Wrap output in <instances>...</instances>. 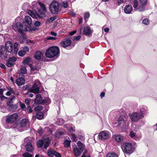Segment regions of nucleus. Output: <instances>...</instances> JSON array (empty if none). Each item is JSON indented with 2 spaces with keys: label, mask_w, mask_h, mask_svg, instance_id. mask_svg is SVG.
<instances>
[{
  "label": "nucleus",
  "mask_w": 157,
  "mask_h": 157,
  "mask_svg": "<svg viewBox=\"0 0 157 157\" xmlns=\"http://www.w3.org/2000/svg\"><path fill=\"white\" fill-rule=\"evenodd\" d=\"M59 52V48L56 46L51 47L47 49L45 52V55L48 58H52L57 56Z\"/></svg>",
  "instance_id": "nucleus-1"
},
{
  "label": "nucleus",
  "mask_w": 157,
  "mask_h": 157,
  "mask_svg": "<svg viewBox=\"0 0 157 157\" xmlns=\"http://www.w3.org/2000/svg\"><path fill=\"white\" fill-rule=\"evenodd\" d=\"M18 43L15 42L14 44L13 48V44L10 41H7L5 43L6 50L7 52L10 53H16L18 51Z\"/></svg>",
  "instance_id": "nucleus-2"
},
{
  "label": "nucleus",
  "mask_w": 157,
  "mask_h": 157,
  "mask_svg": "<svg viewBox=\"0 0 157 157\" xmlns=\"http://www.w3.org/2000/svg\"><path fill=\"white\" fill-rule=\"evenodd\" d=\"M49 9L52 13H58L61 11V5L58 2L53 1L50 5Z\"/></svg>",
  "instance_id": "nucleus-3"
},
{
  "label": "nucleus",
  "mask_w": 157,
  "mask_h": 157,
  "mask_svg": "<svg viewBox=\"0 0 157 157\" xmlns=\"http://www.w3.org/2000/svg\"><path fill=\"white\" fill-rule=\"evenodd\" d=\"M77 144L79 148L76 147L73 148L74 152L76 156H79L80 155L81 153L83 151L85 147L84 144L80 141L78 142Z\"/></svg>",
  "instance_id": "nucleus-4"
},
{
  "label": "nucleus",
  "mask_w": 157,
  "mask_h": 157,
  "mask_svg": "<svg viewBox=\"0 0 157 157\" xmlns=\"http://www.w3.org/2000/svg\"><path fill=\"white\" fill-rule=\"evenodd\" d=\"M143 117L144 114L141 111L134 112L130 116L131 120L134 122H137Z\"/></svg>",
  "instance_id": "nucleus-5"
},
{
  "label": "nucleus",
  "mask_w": 157,
  "mask_h": 157,
  "mask_svg": "<svg viewBox=\"0 0 157 157\" xmlns=\"http://www.w3.org/2000/svg\"><path fill=\"white\" fill-rule=\"evenodd\" d=\"M13 28L16 31H18L20 33H22L23 31H26L27 28L26 27L23 26L21 22L17 23L12 25Z\"/></svg>",
  "instance_id": "nucleus-6"
},
{
  "label": "nucleus",
  "mask_w": 157,
  "mask_h": 157,
  "mask_svg": "<svg viewBox=\"0 0 157 157\" xmlns=\"http://www.w3.org/2000/svg\"><path fill=\"white\" fill-rule=\"evenodd\" d=\"M124 153L126 154H130L133 151L132 144L128 143H125L122 148Z\"/></svg>",
  "instance_id": "nucleus-7"
},
{
  "label": "nucleus",
  "mask_w": 157,
  "mask_h": 157,
  "mask_svg": "<svg viewBox=\"0 0 157 157\" xmlns=\"http://www.w3.org/2000/svg\"><path fill=\"white\" fill-rule=\"evenodd\" d=\"M35 103L38 104H42L44 103H50V99L48 98L46 99H42L41 96L40 94H38L36 96V98L34 100Z\"/></svg>",
  "instance_id": "nucleus-8"
},
{
  "label": "nucleus",
  "mask_w": 157,
  "mask_h": 157,
  "mask_svg": "<svg viewBox=\"0 0 157 157\" xmlns=\"http://www.w3.org/2000/svg\"><path fill=\"white\" fill-rule=\"evenodd\" d=\"M50 142V140L48 137L44 139V141L42 140H40L38 141L37 143V147L39 148H40L44 144V147L45 149H46L49 146Z\"/></svg>",
  "instance_id": "nucleus-9"
},
{
  "label": "nucleus",
  "mask_w": 157,
  "mask_h": 157,
  "mask_svg": "<svg viewBox=\"0 0 157 157\" xmlns=\"http://www.w3.org/2000/svg\"><path fill=\"white\" fill-rule=\"evenodd\" d=\"M40 84V81L38 80H36L33 83V86L30 88L29 91L35 94L38 93L40 88L38 86V85Z\"/></svg>",
  "instance_id": "nucleus-10"
},
{
  "label": "nucleus",
  "mask_w": 157,
  "mask_h": 157,
  "mask_svg": "<svg viewBox=\"0 0 157 157\" xmlns=\"http://www.w3.org/2000/svg\"><path fill=\"white\" fill-rule=\"evenodd\" d=\"M18 116L17 113H14L6 117V121L8 123H13L18 118Z\"/></svg>",
  "instance_id": "nucleus-11"
},
{
  "label": "nucleus",
  "mask_w": 157,
  "mask_h": 157,
  "mask_svg": "<svg viewBox=\"0 0 157 157\" xmlns=\"http://www.w3.org/2000/svg\"><path fill=\"white\" fill-rule=\"evenodd\" d=\"M110 136L109 132L107 131H102L99 134V138L102 140L108 139Z\"/></svg>",
  "instance_id": "nucleus-12"
},
{
  "label": "nucleus",
  "mask_w": 157,
  "mask_h": 157,
  "mask_svg": "<svg viewBox=\"0 0 157 157\" xmlns=\"http://www.w3.org/2000/svg\"><path fill=\"white\" fill-rule=\"evenodd\" d=\"M71 43V40L69 38H66L62 41L60 43V46L64 48L69 46Z\"/></svg>",
  "instance_id": "nucleus-13"
},
{
  "label": "nucleus",
  "mask_w": 157,
  "mask_h": 157,
  "mask_svg": "<svg viewBox=\"0 0 157 157\" xmlns=\"http://www.w3.org/2000/svg\"><path fill=\"white\" fill-rule=\"evenodd\" d=\"M17 60V58L15 57L9 58L6 62V66L10 67L15 64V62Z\"/></svg>",
  "instance_id": "nucleus-14"
},
{
  "label": "nucleus",
  "mask_w": 157,
  "mask_h": 157,
  "mask_svg": "<svg viewBox=\"0 0 157 157\" xmlns=\"http://www.w3.org/2000/svg\"><path fill=\"white\" fill-rule=\"evenodd\" d=\"M127 117L124 116H121L119 118L118 122V124L120 125L122 124L124 125L125 124V122L127 121Z\"/></svg>",
  "instance_id": "nucleus-15"
},
{
  "label": "nucleus",
  "mask_w": 157,
  "mask_h": 157,
  "mask_svg": "<svg viewBox=\"0 0 157 157\" xmlns=\"http://www.w3.org/2000/svg\"><path fill=\"white\" fill-rule=\"evenodd\" d=\"M25 22H24V24L25 25V27L27 28V27L30 26V25L32 23V20L31 18L28 16H26L25 17Z\"/></svg>",
  "instance_id": "nucleus-16"
},
{
  "label": "nucleus",
  "mask_w": 157,
  "mask_h": 157,
  "mask_svg": "<svg viewBox=\"0 0 157 157\" xmlns=\"http://www.w3.org/2000/svg\"><path fill=\"white\" fill-rule=\"evenodd\" d=\"M47 11H44L39 9L38 10L37 13V17L40 18H44L46 16Z\"/></svg>",
  "instance_id": "nucleus-17"
},
{
  "label": "nucleus",
  "mask_w": 157,
  "mask_h": 157,
  "mask_svg": "<svg viewBox=\"0 0 157 157\" xmlns=\"http://www.w3.org/2000/svg\"><path fill=\"white\" fill-rule=\"evenodd\" d=\"M64 127L70 132H75V128L74 125L71 124H67L64 125Z\"/></svg>",
  "instance_id": "nucleus-18"
},
{
  "label": "nucleus",
  "mask_w": 157,
  "mask_h": 157,
  "mask_svg": "<svg viewBox=\"0 0 157 157\" xmlns=\"http://www.w3.org/2000/svg\"><path fill=\"white\" fill-rule=\"evenodd\" d=\"M28 123L29 121L27 119H23L20 121L18 126L20 128H23L26 126Z\"/></svg>",
  "instance_id": "nucleus-19"
},
{
  "label": "nucleus",
  "mask_w": 157,
  "mask_h": 157,
  "mask_svg": "<svg viewBox=\"0 0 157 157\" xmlns=\"http://www.w3.org/2000/svg\"><path fill=\"white\" fill-rule=\"evenodd\" d=\"M83 32V34L86 36H89L92 33L90 28L87 26L84 27Z\"/></svg>",
  "instance_id": "nucleus-20"
},
{
  "label": "nucleus",
  "mask_w": 157,
  "mask_h": 157,
  "mask_svg": "<svg viewBox=\"0 0 157 157\" xmlns=\"http://www.w3.org/2000/svg\"><path fill=\"white\" fill-rule=\"evenodd\" d=\"M25 82V79L23 78L20 77L17 79L15 82L18 86H21L24 84Z\"/></svg>",
  "instance_id": "nucleus-21"
},
{
  "label": "nucleus",
  "mask_w": 157,
  "mask_h": 157,
  "mask_svg": "<svg viewBox=\"0 0 157 157\" xmlns=\"http://www.w3.org/2000/svg\"><path fill=\"white\" fill-rule=\"evenodd\" d=\"M124 11L127 14H129L132 10V8L131 5H126L124 8Z\"/></svg>",
  "instance_id": "nucleus-22"
},
{
  "label": "nucleus",
  "mask_w": 157,
  "mask_h": 157,
  "mask_svg": "<svg viewBox=\"0 0 157 157\" xmlns=\"http://www.w3.org/2000/svg\"><path fill=\"white\" fill-rule=\"evenodd\" d=\"M28 13L33 18L36 19L37 18V13L35 11L29 10L28 11Z\"/></svg>",
  "instance_id": "nucleus-23"
},
{
  "label": "nucleus",
  "mask_w": 157,
  "mask_h": 157,
  "mask_svg": "<svg viewBox=\"0 0 157 157\" xmlns=\"http://www.w3.org/2000/svg\"><path fill=\"white\" fill-rule=\"evenodd\" d=\"M43 54L40 51H37L35 54L34 57L38 60L40 59L43 56Z\"/></svg>",
  "instance_id": "nucleus-24"
},
{
  "label": "nucleus",
  "mask_w": 157,
  "mask_h": 157,
  "mask_svg": "<svg viewBox=\"0 0 157 157\" xmlns=\"http://www.w3.org/2000/svg\"><path fill=\"white\" fill-rule=\"evenodd\" d=\"M130 136L136 140H139L140 138V136L136 135V133L133 131H131L130 133Z\"/></svg>",
  "instance_id": "nucleus-25"
},
{
  "label": "nucleus",
  "mask_w": 157,
  "mask_h": 157,
  "mask_svg": "<svg viewBox=\"0 0 157 157\" xmlns=\"http://www.w3.org/2000/svg\"><path fill=\"white\" fill-rule=\"evenodd\" d=\"M25 148L27 151L30 152L32 151L33 149V146L32 143L30 142L27 143L25 146Z\"/></svg>",
  "instance_id": "nucleus-26"
},
{
  "label": "nucleus",
  "mask_w": 157,
  "mask_h": 157,
  "mask_svg": "<svg viewBox=\"0 0 157 157\" xmlns=\"http://www.w3.org/2000/svg\"><path fill=\"white\" fill-rule=\"evenodd\" d=\"M38 4L39 5L40 8L42 10H43L44 11H47V8L44 4L40 2H38Z\"/></svg>",
  "instance_id": "nucleus-27"
},
{
  "label": "nucleus",
  "mask_w": 157,
  "mask_h": 157,
  "mask_svg": "<svg viewBox=\"0 0 157 157\" xmlns=\"http://www.w3.org/2000/svg\"><path fill=\"white\" fill-rule=\"evenodd\" d=\"M131 3L133 4V6L135 9H136L137 7L138 2L137 0H130Z\"/></svg>",
  "instance_id": "nucleus-28"
},
{
  "label": "nucleus",
  "mask_w": 157,
  "mask_h": 157,
  "mask_svg": "<svg viewBox=\"0 0 157 157\" xmlns=\"http://www.w3.org/2000/svg\"><path fill=\"white\" fill-rule=\"evenodd\" d=\"M56 151L53 149H49L48 150L47 154L49 157H52L54 155Z\"/></svg>",
  "instance_id": "nucleus-29"
},
{
  "label": "nucleus",
  "mask_w": 157,
  "mask_h": 157,
  "mask_svg": "<svg viewBox=\"0 0 157 157\" xmlns=\"http://www.w3.org/2000/svg\"><path fill=\"white\" fill-rule=\"evenodd\" d=\"M44 117V114L42 112H37L36 113V117L39 119H42Z\"/></svg>",
  "instance_id": "nucleus-30"
},
{
  "label": "nucleus",
  "mask_w": 157,
  "mask_h": 157,
  "mask_svg": "<svg viewBox=\"0 0 157 157\" xmlns=\"http://www.w3.org/2000/svg\"><path fill=\"white\" fill-rule=\"evenodd\" d=\"M115 140L118 142H121L123 140V137L121 135L117 136L115 137Z\"/></svg>",
  "instance_id": "nucleus-31"
},
{
  "label": "nucleus",
  "mask_w": 157,
  "mask_h": 157,
  "mask_svg": "<svg viewBox=\"0 0 157 157\" xmlns=\"http://www.w3.org/2000/svg\"><path fill=\"white\" fill-rule=\"evenodd\" d=\"M71 143V140H66L64 141L63 144L65 147H69Z\"/></svg>",
  "instance_id": "nucleus-32"
},
{
  "label": "nucleus",
  "mask_w": 157,
  "mask_h": 157,
  "mask_svg": "<svg viewBox=\"0 0 157 157\" xmlns=\"http://www.w3.org/2000/svg\"><path fill=\"white\" fill-rule=\"evenodd\" d=\"M31 61V58L29 57H27L23 61V63L25 64H28Z\"/></svg>",
  "instance_id": "nucleus-33"
},
{
  "label": "nucleus",
  "mask_w": 157,
  "mask_h": 157,
  "mask_svg": "<svg viewBox=\"0 0 157 157\" xmlns=\"http://www.w3.org/2000/svg\"><path fill=\"white\" fill-rule=\"evenodd\" d=\"M5 49L4 46H0V56L4 54Z\"/></svg>",
  "instance_id": "nucleus-34"
},
{
  "label": "nucleus",
  "mask_w": 157,
  "mask_h": 157,
  "mask_svg": "<svg viewBox=\"0 0 157 157\" xmlns=\"http://www.w3.org/2000/svg\"><path fill=\"white\" fill-rule=\"evenodd\" d=\"M20 71L22 74H25L26 73L27 70L25 67H21L20 69Z\"/></svg>",
  "instance_id": "nucleus-35"
},
{
  "label": "nucleus",
  "mask_w": 157,
  "mask_h": 157,
  "mask_svg": "<svg viewBox=\"0 0 157 157\" xmlns=\"http://www.w3.org/2000/svg\"><path fill=\"white\" fill-rule=\"evenodd\" d=\"M61 5L64 8H66L68 7V2L67 1H64L61 2Z\"/></svg>",
  "instance_id": "nucleus-36"
},
{
  "label": "nucleus",
  "mask_w": 157,
  "mask_h": 157,
  "mask_svg": "<svg viewBox=\"0 0 157 157\" xmlns=\"http://www.w3.org/2000/svg\"><path fill=\"white\" fill-rule=\"evenodd\" d=\"M106 157H118L117 155L114 153H109L106 156Z\"/></svg>",
  "instance_id": "nucleus-37"
},
{
  "label": "nucleus",
  "mask_w": 157,
  "mask_h": 157,
  "mask_svg": "<svg viewBox=\"0 0 157 157\" xmlns=\"http://www.w3.org/2000/svg\"><path fill=\"white\" fill-rule=\"evenodd\" d=\"M43 109L41 105H38L34 108V110L36 111H41Z\"/></svg>",
  "instance_id": "nucleus-38"
},
{
  "label": "nucleus",
  "mask_w": 157,
  "mask_h": 157,
  "mask_svg": "<svg viewBox=\"0 0 157 157\" xmlns=\"http://www.w3.org/2000/svg\"><path fill=\"white\" fill-rule=\"evenodd\" d=\"M56 18V17H53L49 19L46 22L47 23H50L51 22H52L53 21L55 20Z\"/></svg>",
  "instance_id": "nucleus-39"
},
{
  "label": "nucleus",
  "mask_w": 157,
  "mask_h": 157,
  "mask_svg": "<svg viewBox=\"0 0 157 157\" xmlns=\"http://www.w3.org/2000/svg\"><path fill=\"white\" fill-rule=\"evenodd\" d=\"M19 40L20 42L22 43L25 40V38L24 37V36L22 35L19 37Z\"/></svg>",
  "instance_id": "nucleus-40"
},
{
  "label": "nucleus",
  "mask_w": 157,
  "mask_h": 157,
  "mask_svg": "<svg viewBox=\"0 0 157 157\" xmlns=\"http://www.w3.org/2000/svg\"><path fill=\"white\" fill-rule=\"evenodd\" d=\"M136 9L139 11L142 12L144 11L145 8L144 6H139L138 8L137 7Z\"/></svg>",
  "instance_id": "nucleus-41"
},
{
  "label": "nucleus",
  "mask_w": 157,
  "mask_h": 157,
  "mask_svg": "<svg viewBox=\"0 0 157 157\" xmlns=\"http://www.w3.org/2000/svg\"><path fill=\"white\" fill-rule=\"evenodd\" d=\"M24 157H32V155L28 152H25L22 155Z\"/></svg>",
  "instance_id": "nucleus-42"
},
{
  "label": "nucleus",
  "mask_w": 157,
  "mask_h": 157,
  "mask_svg": "<svg viewBox=\"0 0 157 157\" xmlns=\"http://www.w3.org/2000/svg\"><path fill=\"white\" fill-rule=\"evenodd\" d=\"M57 122L59 125H61L63 124L64 123L63 119L62 118L59 119L57 121Z\"/></svg>",
  "instance_id": "nucleus-43"
},
{
  "label": "nucleus",
  "mask_w": 157,
  "mask_h": 157,
  "mask_svg": "<svg viewBox=\"0 0 157 157\" xmlns=\"http://www.w3.org/2000/svg\"><path fill=\"white\" fill-rule=\"evenodd\" d=\"M25 53L22 50L18 52V55L21 56H23Z\"/></svg>",
  "instance_id": "nucleus-44"
},
{
  "label": "nucleus",
  "mask_w": 157,
  "mask_h": 157,
  "mask_svg": "<svg viewBox=\"0 0 157 157\" xmlns=\"http://www.w3.org/2000/svg\"><path fill=\"white\" fill-rule=\"evenodd\" d=\"M141 4L143 5H145L147 3V0H139Z\"/></svg>",
  "instance_id": "nucleus-45"
},
{
  "label": "nucleus",
  "mask_w": 157,
  "mask_h": 157,
  "mask_svg": "<svg viewBox=\"0 0 157 157\" xmlns=\"http://www.w3.org/2000/svg\"><path fill=\"white\" fill-rule=\"evenodd\" d=\"M71 138L72 139L73 141H75L76 140V139L77 138V136L75 135L74 134H72L71 135Z\"/></svg>",
  "instance_id": "nucleus-46"
},
{
  "label": "nucleus",
  "mask_w": 157,
  "mask_h": 157,
  "mask_svg": "<svg viewBox=\"0 0 157 157\" xmlns=\"http://www.w3.org/2000/svg\"><path fill=\"white\" fill-rule=\"evenodd\" d=\"M31 71L33 72L34 71H38V69L36 66H31Z\"/></svg>",
  "instance_id": "nucleus-47"
},
{
  "label": "nucleus",
  "mask_w": 157,
  "mask_h": 157,
  "mask_svg": "<svg viewBox=\"0 0 157 157\" xmlns=\"http://www.w3.org/2000/svg\"><path fill=\"white\" fill-rule=\"evenodd\" d=\"M31 99L29 98H27L25 100V103L28 106L30 104Z\"/></svg>",
  "instance_id": "nucleus-48"
},
{
  "label": "nucleus",
  "mask_w": 157,
  "mask_h": 157,
  "mask_svg": "<svg viewBox=\"0 0 157 157\" xmlns=\"http://www.w3.org/2000/svg\"><path fill=\"white\" fill-rule=\"evenodd\" d=\"M143 23L145 25H147L149 23V21L147 19H144L143 21Z\"/></svg>",
  "instance_id": "nucleus-49"
},
{
  "label": "nucleus",
  "mask_w": 157,
  "mask_h": 157,
  "mask_svg": "<svg viewBox=\"0 0 157 157\" xmlns=\"http://www.w3.org/2000/svg\"><path fill=\"white\" fill-rule=\"evenodd\" d=\"M90 17V13L88 12L86 13L84 15V18L85 19H88Z\"/></svg>",
  "instance_id": "nucleus-50"
},
{
  "label": "nucleus",
  "mask_w": 157,
  "mask_h": 157,
  "mask_svg": "<svg viewBox=\"0 0 157 157\" xmlns=\"http://www.w3.org/2000/svg\"><path fill=\"white\" fill-rule=\"evenodd\" d=\"M20 106L21 107V109L23 110H24L26 109L25 106L24 104L20 103Z\"/></svg>",
  "instance_id": "nucleus-51"
},
{
  "label": "nucleus",
  "mask_w": 157,
  "mask_h": 157,
  "mask_svg": "<svg viewBox=\"0 0 157 157\" xmlns=\"http://www.w3.org/2000/svg\"><path fill=\"white\" fill-rule=\"evenodd\" d=\"M26 53L27 52H28L29 50V48L27 46H25L23 48V50H22Z\"/></svg>",
  "instance_id": "nucleus-52"
},
{
  "label": "nucleus",
  "mask_w": 157,
  "mask_h": 157,
  "mask_svg": "<svg viewBox=\"0 0 157 157\" xmlns=\"http://www.w3.org/2000/svg\"><path fill=\"white\" fill-rule=\"evenodd\" d=\"M81 37V36H75L74 38V40L75 41H78L80 39Z\"/></svg>",
  "instance_id": "nucleus-53"
},
{
  "label": "nucleus",
  "mask_w": 157,
  "mask_h": 157,
  "mask_svg": "<svg viewBox=\"0 0 157 157\" xmlns=\"http://www.w3.org/2000/svg\"><path fill=\"white\" fill-rule=\"evenodd\" d=\"M1 111L3 113L6 112L7 111V109L4 107H2V108H1Z\"/></svg>",
  "instance_id": "nucleus-54"
},
{
  "label": "nucleus",
  "mask_w": 157,
  "mask_h": 157,
  "mask_svg": "<svg viewBox=\"0 0 157 157\" xmlns=\"http://www.w3.org/2000/svg\"><path fill=\"white\" fill-rule=\"evenodd\" d=\"M54 155H55L56 157H61V155L60 154L56 151H55Z\"/></svg>",
  "instance_id": "nucleus-55"
},
{
  "label": "nucleus",
  "mask_w": 157,
  "mask_h": 157,
  "mask_svg": "<svg viewBox=\"0 0 157 157\" xmlns=\"http://www.w3.org/2000/svg\"><path fill=\"white\" fill-rule=\"evenodd\" d=\"M40 24V23L39 21H37L35 22L34 23V25L35 26L38 27L39 26Z\"/></svg>",
  "instance_id": "nucleus-56"
},
{
  "label": "nucleus",
  "mask_w": 157,
  "mask_h": 157,
  "mask_svg": "<svg viewBox=\"0 0 157 157\" xmlns=\"http://www.w3.org/2000/svg\"><path fill=\"white\" fill-rule=\"evenodd\" d=\"M27 112L29 113H31L32 112V109L30 106H29L27 108Z\"/></svg>",
  "instance_id": "nucleus-57"
},
{
  "label": "nucleus",
  "mask_w": 157,
  "mask_h": 157,
  "mask_svg": "<svg viewBox=\"0 0 157 157\" xmlns=\"http://www.w3.org/2000/svg\"><path fill=\"white\" fill-rule=\"evenodd\" d=\"M58 134L60 135H62L63 134V132L60 131L57 132L56 134V136L59 137V136H58Z\"/></svg>",
  "instance_id": "nucleus-58"
},
{
  "label": "nucleus",
  "mask_w": 157,
  "mask_h": 157,
  "mask_svg": "<svg viewBox=\"0 0 157 157\" xmlns=\"http://www.w3.org/2000/svg\"><path fill=\"white\" fill-rule=\"evenodd\" d=\"M47 39L48 40H55L56 38L54 37L50 36L48 37Z\"/></svg>",
  "instance_id": "nucleus-59"
},
{
  "label": "nucleus",
  "mask_w": 157,
  "mask_h": 157,
  "mask_svg": "<svg viewBox=\"0 0 157 157\" xmlns=\"http://www.w3.org/2000/svg\"><path fill=\"white\" fill-rule=\"evenodd\" d=\"M15 98V97L14 96L12 95L9 98V100H10V102H11Z\"/></svg>",
  "instance_id": "nucleus-60"
},
{
  "label": "nucleus",
  "mask_w": 157,
  "mask_h": 157,
  "mask_svg": "<svg viewBox=\"0 0 157 157\" xmlns=\"http://www.w3.org/2000/svg\"><path fill=\"white\" fill-rule=\"evenodd\" d=\"M37 5V3L36 2H33L32 3V6L33 8L36 7V6Z\"/></svg>",
  "instance_id": "nucleus-61"
},
{
  "label": "nucleus",
  "mask_w": 157,
  "mask_h": 157,
  "mask_svg": "<svg viewBox=\"0 0 157 157\" xmlns=\"http://www.w3.org/2000/svg\"><path fill=\"white\" fill-rule=\"evenodd\" d=\"M8 90H9V91L11 94H14V91L13 89L11 88V87H10L8 88Z\"/></svg>",
  "instance_id": "nucleus-62"
},
{
  "label": "nucleus",
  "mask_w": 157,
  "mask_h": 157,
  "mask_svg": "<svg viewBox=\"0 0 157 157\" xmlns=\"http://www.w3.org/2000/svg\"><path fill=\"white\" fill-rule=\"evenodd\" d=\"M76 32H77V31L76 30H74L71 32H70L69 33V34L71 36L73 35H74L75 33H76Z\"/></svg>",
  "instance_id": "nucleus-63"
},
{
  "label": "nucleus",
  "mask_w": 157,
  "mask_h": 157,
  "mask_svg": "<svg viewBox=\"0 0 157 157\" xmlns=\"http://www.w3.org/2000/svg\"><path fill=\"white\" fill-rule=\"evenodd\" d=\"M0 67L2 68H6V67L5 65L1 63L0 64Z\"/></svg>",
  "instance_id": "nucleus-64"
}]
</instances>
